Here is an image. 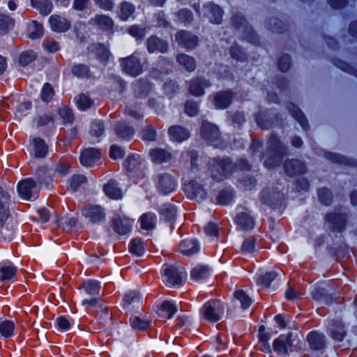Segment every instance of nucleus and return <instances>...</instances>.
Wrapping results in <instances>:
<instances>
[{"mask_svg": "<svg viewBox=\"0 0 357 357\" xmlns=\"http://www.w3.org/2000/svg\"><path fill=\"white\" fill-rule=\"evenodd\" d=\"M287 153V146L275 134H271L267 142L266 151L262 155L264 166L268 169L279 166Z\"/></svg>", "mask_w": 357, "mask_h": 357, "instance_id": "1", "label": "nucleus"}, {"mask_svg": "<svg viewBox=\"0 0 357 357\" xmlns=\"http://www.w3.org/2000/svg\"><path fill=\"white\" fill-rule=\"evenodd\" d=\"M300 344L301 341L297 335L289 333L287 335H280L275 339L273 342V349L279 355H287L289 352L301 349Z\"/></svg>", "mask_w": 357, "mask_h": 357, "instance_id": "2", "label": "nucleus"}, {"mask_svg": "<svg viewBox=\"0 0 357 357\" xmlns=\"http://www.w3.org/2000/svg\"><path fill=\"white\" fill-rule=\"evenodd\" d=\"M225 310V304L220 300L212 299L202 306L200 314L204 320L215 323L223 318Z\"/></svg>", "mask_w": 357, "mask_h": 357, "instance_id": "3", "label": "nucleus"}, {"mask_svg": "<svg viewBox=\"0 0 357 357\" xmlns=\"http://www.w3.org/2000/svg\"><path fill=\"white\" fill-rule=\"evenodd\" d=\"M234 169V164L229 158H217L211 168V177L219 182L230 176Z\"/></svg>", "mask_w": 357, "mask_h": 357, "instance_id": "4", "label": "nucleus"}, {"mask_svg": "<svg viewBox=\"0 0 357 357\" xmlns=\"http://www.w3.org/2000/svg\"><path fill=\"white\" fill-rule=\"evenodd\" d=\"M231 24L236 29L242 31L243 39L254 45L259 43L258 36L243 15L238 13L233 15Z\"/></svg>", "mask_w": 357, "mask_h": 357, "instance_id": "5", "label": "nucleus"}, {"mask_svg": "<svg viewBox=\"0 0 357 357\" xmlns=\"http://www.w3.org/2000/svg\"><path fill=\"white\" fill-rule=\"evenodd\" d=\"M200 135L203 139L215 147L221 142V133L218 127L208 121L202 122Z\"/></svg>", "mask_w": 357, "mask_h": 357, "instance_id": "6", "label": "nucleus"}, {"mask_svg": "<svg viewBox=\"0 0 357 357\" xmlns=\"http://www.w3.org/2000/svg\"><path fill=\"white\" fill-rule=\"evenodd\" d=\"M119 62L122 70L132 77L139 75L143 71L141 61L135 53L120 59Z\"/></svg>", "mask_w": 357, "mask_h": 357, "instance_id": "7", "label": "nucleus"}, {"mask_svg": "<svg viewBox=\"0 0 357 357\" xmlns=\"http://www.w3.org/2000/svg\"><path fill=\"white\" fill-rule=\"evenodd\" d=\"M17 190L20 197L26 199H36L39 194V188L31 178L21 181L18 183Z\"/></svg>", "mask_w": 357, "mask_h": 357, "instance_id": "8", "label": "nucleus"}, {"mask_svg": "<svg viewBox=\"0 0 357 357\" xmlns=\"http://www.w3.org/2000/svg\"><path fill=\"white\" fill-rule=\"evenodd\" d=\"M82 214L93 224L105 221L106 217L105 209L100 205H86L82 208Z\"/></svg>", "mask_w": 357, "mask_h": 357, "instance_id": "9", "label": "nucleus"}, {"mask_svg": "<svg viewBox=\"0 0 357 357\" xmlns=\"http://www.w3.org/2000/svg\"><path fill=\"white\" fill-rule=\"evenodd\" d=\"M155 185L160 193L167 195L176 189V182L170 174L163 173L156 176Z\"/></svg>", "mask_w": 357, "mask_h": 357, "instance_id": "10", "label": "nucleus"}, {"mask_svg": "<svg viewBox=\"0 0 357 357\" xmlns=\"http://www.w3.org/2000/svg\"><path fill=\"white\" fill-rule=\"evenodd\" d=\"M283 167L285 173L290 177L304 174L307 171L305 162L296 158L287 159Z\"/></svg>", "mask_w": 357, "mask_h": 357, "instance_id": "11", "label": "nucleus"}, {"mask_svg": "<svg viewBox=\"0 0 357 357\" xmlns=\"http://www.w3.org/2000/svg\"><path fill=\"white\" fill-rule=\"evenodd\" d=\"M89 24L103 32L108 33L114 32V22L107 15H96L89 20Z\"/></svg>", "mask_w": 357, "mask_h": 357, "instance_id": "12", "label": "nucleus"}, {"mask_svg": "<svg viewBox=\"0 0 357 357\" xmlns=\"http://www.w3.org/2000/svg\"><path fill=\"white\" fill-rule=\"evenodd\" d=\"M235 93L231 89L220 91L213 95V102L217 109H225L231 104Z\"/></svg>", "mask_w": 357, "mask_h": 357, "instance_id": "13", "label": "nucleus"}, {"mask_svg": "<svg viewBox=\"0 0 357 357\" xmlns=\"http://www.w3.org/2000/svg\"><path fill=\"white\" fill-rule=\"evenodd\" d=\"M211 85L210 81L203 77H196L191 79L188 83L189 93L196 97L202 96L204 94L205 89Z\"/></svg>", "mask_w": 357, "mask_h": 357, "instance_id": "14", "label": "nucleus"}, {"mask_svg": "<svg viewBox=\"0 0 357 357\" xmlns=\"http://www.w3.org/2000/svg\"><path fill=\"white\" fill-rule=\"evenodd\" d=\"M280 119L278 114L271 111L259 112L255 114V121L257 125L264 130L271 128L274 121H278Z\"/></svg>", "mask_w": 357, "mask_h": 357, "instance_id": "15", "label": "nucleus"}, {"mask_svg": "<svg viewBox=\"0 0 357 357\" xmlns=\"http://www.w3.org/2000/svg\"><path fill=\"white\" fill-rule=\"evenodd\" d=\"M102 157L101 151L96 148H86L82 151L79 155V161L82 165L92 167Z\"/></svg>", "mask_w": 357, "mask_h": 357, "instance_id": "16", "label": "nucleus"}, {"mask_svg": "<svg viewBox=\"0 0 357 357\" xmlns=\"http://www.w3.org/2000/svg\"><path fill=\"white\" fill-rule=\"evenodd\" d=\"M123 165L126 170L133 176L140 175L144 169L142 160L139 155L135 154L129 155L125 160Z\"/></svg>", "mask_w": 357, "mask_h": 357, "instance_id": "17", "label": "nucleus"}, {"mask_svg": "<svg viewBox=\"0 0 357 357\" xmlns=\"http://www.w3.org/2000/svg\"><path fill=\"white\" fill-rule=\"evenodd\" d=\"M163 281L168 287L178 284V268L176 264H165L162 268Z\"/></svg>", "mask_w": 357, "mask_h": 357, "instance_id": "18", "label": "nucleus"}, {"mask_svg": "<svg viewBox=\"0 0 357 357\" xmlns=\"http://www.w3.org/2000/svg\"><path fill=\"white\" fill-rule=\"evenodd\" d=\"M183 190L189 199H203L206 197V191L195 181L184 183Z\"/></svg>", "mask_w": 357, "mask_h": 357, "instance_id": "19", "label": "nucleus"}, {"mask_svg": "<svg viewBox=\"0 0 357 357\" xmlns=\"http://www.w3.org/2000/svg\"><path fill=\"white\" fill-rule=\"evenodd\" d=\"M147 51L150 54L154 52L165 53L168 51V43L155 36H150L146 40Z\"/></svg>", "mask_w": 357, "mask_h": 357, "instance_id": "20", "label": "nucleus"}, {"mask_svg": "<svg viewBox=\"0 0 357 357\" xmlns=\"http://www.w3.org/2000/svg\"><path fill=\"white\" fill-rule=\"evenodd\" d=\"M49 23L52 31L57 33L67 31L71 26L70 22L59 15H52L49 17Z\"/></svg>", "mask_w": 357, "mask_h": 357, "instance_id": "21", "label": "nucleus"}, {"mask_svg": "<svg viewBox=\"0 0 357 357\" xmlns=\"http://www.w3.org/2000/svg\"><path fill=\"white\" fill-rule=\"evenodd\" d=\"M204 15L213 24H220L222 22V9L217 4L208 3L204 6Z\"/></svg>", "mask_w": 357, "mask_h": 357, "instance_id": "22", "label": "nucleus"}, {"mask_svg": "<svg viewBox=\"0 0 357 357\" xmlns=\"http://www.w3.org/2000/svg\"><path fill=\"white\" fill-rule=\"evenodd\" d=\"M132 221L127 218L115 216L112 220V225L115 232L120 235L128 234L132 228Z\"/></svg>", "mask_w": 357, "mask_h": 357, "instance_id": "23", "label": "nucleus"}, {"mask_svg": "<svg viewBox=\"0 0 357 357\" xmlns=\"http://www.w3.org/2000/svg\"><path fill=\"white\" fill-rule=\"evenodd\" d=\"M199 37L188 31H180V46L187 50H194L199 45Z\"/></svg>", "mask_w": 357, "mask_h": 357, "instance_id": "24", "label": "nucleus"}, {"mask_svg": "<svg viewBox=\"0 0 357 357\" xmlns=\"http://www.w3.org/2000/svg\"><path fill=\"white\" fill-rule=\"evenodd\" d=\"M149 156L153 162L161 164L169 162L172 157L170 151L162 148H155L149 151Z\"/></svg>", "mask_w": 357, "mask_h": 357, "instance_id": "25", "label": "nucleus"}, {"mask_svg": "<svg viewBox=\"0 0 357 357\" xmlns=\"http://www.w3.org/2000/svg\"><path fill=\"white\" fill-rule=\"evenodd\" d=\"M310 348L316 351H321L326 347V337L317 331L310 332L307 337Z\"/></svg>", "mask_w": 357, "mask_h": 357, "instance_id": "26", "label": "nucleus"}, {"mask_svg": "<svg viewBox=\"0 0 357 357\" xmlns=\"http://www.w3.org/2000/svg\"><path fill=\"white\" fill-rule=\"evenodd\" d=\"M326 220L332 225L334 231L341 232L345 228L346 217L343 214L331 213L326 215Z\"/></svg>", "mask_w": 357, "mask_h": 357, "instance_id": "27", "label": "nucleus"}, {"mask_svg": "<svg viewBox=\"0 0 357 357\" xmlns=\"http://www.w3.org/2000/svg\"><path fill=\"white\" fill-rule=\"evenodd\" d=\"M287 109L291 113V116L300 123L303 130H309L310 126L307 119L298 106L289 102L287 105Z\"/></svg>", "mask_w": 357, "mask_h": 357, "instance_id": "28", "label": "nucleus"}, {"mask_svg": "<svg viewBox=\"0 0 357 357\" xmlns=\"http://www.w3.org/2000/svg\"><path fill=\"white\" fill-rule=\"evenodd\" d=\"M135 11L133 3L127 1H122L118 7L117 15L122 21H127Z\"/></svg>", "mask_w": 357, "mask_h": 357, "instance_id": "29", "label": "nucleus"}, {"mask_svg": "<svg viewBox=\"0 0 357 357\" xmlns=\"http://www.w3.org/2000/svg\"><path fill=\"white\" fill-rule=\"evenodd\" d=\"M115 133L118 137L124 139L130 140L135 135V130L132 127L127 125L124 122H119L115 126Z\"/></svg>", "mask_w": 357, "mask_h": 357, "instance_id": "30", "label": "nucleus"}, {"mask_svg": "<svg viewBox=\"0 0 357 357\" xmlns=\"http://www.w3.org/2000/svg\"><path fill=\"white\" fill-rule=\"evenodd\" d=\"M177 307L174 303L169 301H165L158 309V316L164 319H171L176 312Z\"/></svg>", "mask_w": 357, "mask_h": 357, "instance_id": "31", "label": "nucleus"}, {"mask_svg": "<svg viewBox=\"0 0 357 357\" xmlns=\"http://www.w3.org/2000/svg\"><path fill=\"white\" fill-rule=\"evenodd\" d=\"M236 224L241 227L242 229H252L255 226L254 218L248 213L242 212L236 216Z\"/></svg>", "mask_w": 357, "mask_h": 357, "instance_id": "32", "label": "nucleus"}, {"mask_svg": "<svg viewBox=\"0 0 357 357\" xmlns=\"http://www.w3.org/2000/svg\"><path fill=\"white\" fill-rule=\"evenodd\" d=\"M10 196L9 193L0 186V216L1 218L10 215Z\"/></svg>", "mask_w": 357, "mask_h": 357, "instance_id": "33", "label": "nucleus"}, {"mask_svg": "<svg viewBox=\"0 0 357 357\" xmlns=\"http://www.w3.org/2000/svg\"><path fill=\"white\" fill-rule=\"evenodd\" d=\"M280 198L279 192L273 191L268 188L263 189L260 195V200L262 203L269 206L275 204Z\"/></svg>", "mask_w": 357, "mask_h": 357, "instance_id": "34", "label": "nucleus"}, {"mask_svg": "<svg viewBox=\"0 0 357 357\" xmlns=\"http://www.w3.org/2000/svg\"><path fill=\"white\" fill-rule=\"evenodd\" d=\"M105 193L111 199H118L122 197V191L118 183L114 181H109L103 187Z\"/></svg>", "mask_w": 357, "mask_h": 357, "instance_id": "35", "label": "nucleus"}, {"mask_svg": "<svg viewBox=\"0 0 357 357\" xmlns=\"http://www.w3.org/2000/svg\"><path fill=\"white\" fill-rule=\"evenodd\" d=\"M17 268L10 263L0 264V280L1 281L10 280L16 274Z\"/></svg>", "mask_w": 357, "mask_h": 357, "instance_id": "36", "label": "nucleus"}, {"mask_svg": "<svg viewBox=\"0 0 357 357\" xmlns=\"http://www.w3.org/2000/svg\"><path fill=\"white\" fill-rule=\"evenodd\" d=\"M181 252L187 256L194 255L199 250V245L195 240H184L181 243Z\"/></svg>", "mask_w": 357, "mask_h": 357, "instance_id": "37", "label": "nucleus"}, {"mask_svg": "<svg viewBox=\"0 0 357 357\" xmlns=\"http://www.w3.org/2000/svg\"><path fill=\"white\" fill-rule=\"evenodd\" d=\"M257 185V180L250 174H243L238 178L237 186L245 190H252Z\"/></svg>", "mask_w": 357, "mask_h": 357, "instance_id": "38", "label": "nucleus"}, {"mask_svg": "<svg viewBox=\"0 0 357 357\" xmlns=\"http://www.w3.org/2000/svg\"><path fill=\"white\" fill-rule=\"evenodd\" d=\"M346 331L343 324L339 321H335L333 323L332 328L331 329V337L338 342H342L345 335Z\"/></svg>", "mask_w": 357, "mask_h": 357, "instance_id": "39", "label": "nucleus"}, {"mask_svg": "<svg viewBox=\"0 0 357 357\" xmlns=\"http://www.w3.org/2000/svg\"><path fill=\"white\" fill-rule=\"evenodd\" d=\"M71 72L74 76L82 79H88L91 77L89 67L85 64L77 63L72 66Z\"/></svg>", "mask_w": 357, "mask_h": 357, "instance_id": "40", "label": "nucleus"}, {"mask_svg": "<svg viewBox=\"0 0 357 357\" xmlns=\"http://www.w3.org/2000/svg\"><path fill=\"white\" fill-rule=\"evenodd\" d=\"M180 66L189 73L194 72L197 68V61L192 56L180 54Z\"/></svg>", "mask_w": 357, "mask_h": 357, "instance_id": "41", "label": "nucleus"}, {"mask_svg": "<svg viewBox=\"0 0 357 357\" xmlns=\"http://www.w3.org/2000/svg\"><path fill=\"white\" fill-rule=\"evenodd\" d=\"M29 37L33 40L40 38L43 35V26L41 23L33 20L28 28Z\"/></svg>", "mask_w": 357, "mask_h": 357, "instance_id": "42", "label": "nucleus"}, {"mask_svg": "<svg viewBox=\"0 0 357 357\" xmlns=\"http://www.w3.org/2000/svg\"><path fill=\"white\" fill-rule=\"evenodd\" d=\"M140 222L143 229H153L156 224V216L152 213H146L141 216Z\"/></svg>", "mask_w": 357, "mask_h": 357, "instance_id": "43", "label": "nucleus"}, {"mask_svg": "<svg viewBox=\"0 0 357 357\" xmlns=\"http://www.w3.org/2000/svg\"><path fill=\"white\" fill-rule=\"evenodd\" d=\"M34 144V155L36 158H44L47 153L48 147L45 141L40 138L33 139Z\"/></svg>", "mask_w": 357, "mask_h": 357, "instance_id": "44", "label": "nucleus"}, {"mask_svg": "<svg viewBox=\"0 0 357 357\" xmlns=\"http://www.w3.org/2000/svg\"><path fill=\"white\" fill-rule=\"evenodd\" d=\"M209 268L207 266L199 265L191 271V278L195 280L206 279L209 275Z\"/></svg>", "mask_w": 357, "mask_h": 357, "instance_id": "45", "label": "nucleus"}, {"mask_svg": "<svg viewBox=\"0 0 357 357\" xmlns=\"http://www.w3.org/2000/svg\"><path fill=\"white\" fill-rule=\"evenodd\" d=\"M182 159L183 161L190 163V169L192 170L197 169L198 168V153L196 151L191 150L184 152L181 155Z\"/></svg>", "mask_w": 357, "mask_h": 357, "instance_id": "46", "label": "nucleus"}, {"mask_svg": "<svg viewBox=\"0 0 357 357\" xmlns=\"http://www.w3.org/2000/svg\"><path fill=\"white\" fill-rule=\"evenodd\" d=\"M97 59L104 64H106L111 55L109 49L103 44L98 43L96 47Z\"/></svg>", "mask_w": 357, "mask_h": 357, "instance_id": "47", "label": "nucleus"}, {"mask_svg": "<svg viewBox=\"0 0 357 357\" xmlns=\"http://www.w3.org/2000/svg\"><path fill=\"white\" fill-rule=\"evenodd\" d=\"M41 15L46 16L49 15L53 8V3L51 0H38L33 6Z\"/></svg>", "mask_w": 357, "mask_h": 357, "instance_id": "48", "label": "nucleus"}, {"mask_svg": "<svg viewBox=\"0 0 357 357\" xmlns=\"http://www.w3.org/2000/svg\"><path fill=\"white\" fill-rule=\"evenodd\" d=\"M129 250L137 256L142 255L145 250L143 241L139 238L132 239L129 245Z\"/></svg>", "mask_w": 357, "mask_h": 357, "instance_id": "49", "label": "nucleus"}, {"mask_svg": "<svg viewBox=\"0 0 357 357\" xmlns=\"http://www.w3.org/2000/svg\"><path fill=\"white\" fill-rule=\"evenodd\" d=\"M15 324L13 321L4 320L0 322V333L6 338L13 335Z\"/></svg>", "mask_w": 357, "mask_h": 357, "instance_id": "50", "label": "nucleus"}, {"mask_svg": "<svg viewBox=\"0 0 357 357\" xmlns=\"http://www.w3.org/2000/svg\"><path fill=\"white\" fill-rule=\"evenodd\" d=\"M82 288L89 295L95 296L100 292V283L96 280H88L83 283Z\"/></svg>", "mask_w": 357, "mask_h": 357, "instance_id": "51", "label": "nucleus"}, {"mask_svg": "<svg viewBox=\"0 0 357 357\" xmlns=\"http://www.w3.org/2000/svg\"><path fill=\"white\" fill-rule=\"evenodd\" d=\"M15 24V20L10 16L0 13V33H5Z\"/></svg>", "mask_w": 357, "mask_h": 357, "instance_id": "52", "label": "nucleus"}, {"mask_svg": "<svg viewBox=\"0 0 357 357\" xmlns=\"http://www.w3.org/2000/svg\"><path fill=\"white\" fill-rule=\"evenodd\" d=\"M318 197L320 202L326 206H329L333 202V194L327 188H321L318 190Z\"/></svg>", "mask_w": 357, "mask_h": 357, "instance_id": "53", "label": "nucleus"}, {"mask_svg": "<svg viewBox=\"0 0 357 357\" xmlns=\"http://www.w3.org/2000/svg\"><path fill=\"white\" fill-rule=\"evenodd\" d=\"M267 26L268 29L272 32L277 33H281L285 30L283 22L280 20L275 17L270 18L268 20Z\"/></svg>", "mask_w": 357, "mask_h": 357, "instance_id": "54", "label": "nucleus"}, {"mask_svg": "<svg viewBox=\"0 0 357 357\" xmlns=\"http://www.w3.org/2000/svg\"><path fill=\"white\" fill-rule=\"evenodd\" d=\"M278 273L275 271L266 272L264 275H261L257 279V284L264 287H268L273 280L275 279Z\"/></svg>", "mask_w": 357, "mask_h": 357, "instance_id": "55", "label": "nucleus"}, {"mask_svg": "<svg viewBox=\"0 0 357 357\" xmlns=\"http://www.w3.org/2000/svg\"><path fill=\"white\" fill-rule=\"evenodd\" d=\"M36 58V54L33 50H26L21 53L19 57V63L22 66H26L33 61Z\"/></svg>", "mask_w": 357, "mask_h": 357, "instance_id": "56", "label": "nucleus"}, {"mask_svg": "<svg viewBox=\"0 0 357 357\" xmlns=\"http://www.w3.org/2000/svg\"><path fill=\"white\" fill-rule=\"evenodd\" d=\"M176 213H177L176 206L172 204H165L162 210V215L168 221H171L172 220H174L175 221L176 217Z\"/></svg>", "mask_w": 357, "mask_h": 357, "instance_id": "57", "label": "nucleus"}, {"mask_svg": "<svg viewBox=\"0 0 357 357\" xmlns=\"http://www.w3.org/2000/svg\"><path fill=\"white\" fill-rule=\"evenodd\" d=\"M229 53L233 59L239 61H243L247 59L246 54L241 50L239 45L236 43H234L231 46L229 49Z\"/></svg>", "mask_w": 357, "mask_h": 357, "instance_id": "58", "label": "nucleus"}, {"mask_svg": "<svg viewBox=\"0 0 357 357\" xmlns=\"http://www.w3.org/2000/svg\"><path fill=\"white\" fill-rule=\"evenodd\" d=\"M234 197V191L231 189L222 190L220 192L217 201L219 204L226 205L229 204Z\"/></svg>", "mask_w": 357, "mask_h": 357, "instance_id": "59", "label": "nucleus"}, {"mask_svg": "<svg viewBox=\"0 0 357 357\" xmlns=\"http://www.w3.org/2000/svg\"><path fill=\"white\" fill-rule=\"evenodd\" d=\"M86 181V177L82 174L73 175L70 180V188L73 192H75L82 184L85 183Z\"/></svg>", "mask_w": 357, "mask_h": 357, "instance_id": "60", "label": "nucleus"}, {"mask_svg": "<svg viewBox=\"0 0 357 357\" xmlns=\"http://www.w3.org/2000/svg\"><path fill=\"white\" fill-rule=\"evenodd\" d=\"M104 131L105 127L103 122L98 120H95L91 122L89 130L91 135L99 137L104 133Z\"/></svg>", "mask_w": 357, "mask_h": 357, "instance_id": "61", "label": "nucleus"}, {"mask_svg": "<svg viewBox=\"0 0 357 357\" xmlns=\"http://www.w3.org/2000/svg\"><path fill=\"white\" fill-rule=\"evenodd\" d=\"M54 96V90L50 83H45L40 92L41 99L45 102H49L51 101Z\"/></svg>", "mask_w": 357, "mask_h": 357, "instance_id": "62", "label": "nucleus"}, {"mask_svg": "<svg viewBox=\"0 0 357 357\" xmlns=\"http://www.w3.org/2000/svg\"><path fill=\"white\" fill-rule=\"evenodd\" d=\"M76 104L77 107L82 110L89 108L92 104L90 97L86 94L81 93L76 98Z\"/></svg>", "mask_w": 357, "mask_h": 357, "instance_id": "63", "label": "nucleus"}, {"mask_svg": "<svg viewBox=\"0 0 357 357\" xmlns=\"http://www.w3.org/2000/svg\"><path fill=\"white\" fill-rule=\"evenodd\" d=\"M43 47L50 53H54L60 50L59 43L54 38L45 39L43 42Z\"/></svg>", "mask_w": 357, "mask_h": 357, "instance_id": "64", "label": "nucleus"}]
</instances>
